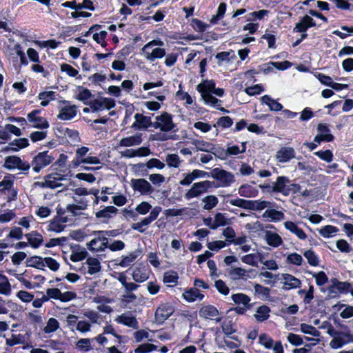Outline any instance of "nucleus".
I'll list each match as a JSON object with an SVG mask.
<instances>
[{
    "instance_id": "f257e3e1",
    "label": "nucleus",
    "mask_w": 353,
    "mask_h": 353,
    "mask_svg": "<svg viewBox=\"0 0 353 353\" xmlns=\"http://www.w3.org/2000/svg\"><path fill=\"white\" fill-rule=\"evenodd\" d=\"M273 189L275 193L288 196L290 194H296L300 192L301 186L299 183H293L287 176H279L274 182Z\"/></svg>"
},
{
    "instance_id": "f03ea898",
    "label": "nucleus",
    "mask_w": 353,
    "mask_h": 353,
    "mask_svg": "<svg viewBox=\"0 0 353 353\" xmlns=\"http://www.w3.org/2000/svg\"><path fill=\"white\" fill-rule=\"evenodd\" d=\"M57 152L48 150L38 152L31 161V165L34 172L39 173L41 170L50 165L54 161Z\"/></svg>"
},
{
    "instance_id": "7ed1b4c3",
    "label": "nucleus",
    "mask_w": 353,
    "mask_h": 353,
    "mask_svg": "<svg viewBox=\"0 0 353 353\" xmlns=\"http://www.w3.org/2000/svg\"><path fill=\"white\" fill-rule=\"evenodd\" d=\"M153 128L160 129L161 132H177L176 125L173 121V116L167 112H162L156 117V121L153 123Z\"/></svg>"
},
{
    "instance_id": "20e7f679",
    "label": "nucleus",
    "mask_w": 353,
    "mask_h": 353,
    "mask_svg": "<svg viewBox=\"0 0 353 353\" xmlns=\"http://www.w3.org/2000/svg\"><path fill=\"white\" fill-rule=\"evenodd\" d=\"M217 188L214 181H203L193 183L192 188L185 194V198L190 200L198 197L201 194L208 192L210 189Z\"/></svg>"
},
{
    "instance_id": "39448f33",
    "label": "nucleus",
    "mask_w": 353,
    "mask_h": 353,
    "mask_svg": "<svg viewBox=\"0 0 353 353\" xmlns=\"http://www.w3.org/2000/svg\"><path fill=\"white\" fill-rule=\"evenodd\" d=\"M211 177L219 182L218 187H228L235 181L234 175L231 172L216 168L212 170Z\"/></svg>"
},
{
    "instance_id": "423d86ee",
    "label": "nucleus",
    "mask_w": 353,
    "mask_h": 353,
    "mask_svg": "<svg viewBox=\"0 0 353 353\" xmlns=\"http://www.w3.org/2000/svg\"><path fill=\"white\" fill-rule=\"evenodd\" d=\"M331 284L327 287V290L330 295L335 296L339 294H346L350 292L352 285L348 281H340L336 278L330 279Z\"/></svg>"
},
{
    "instance_id": "0eeeda50",
    "label": "nucleus",
    "mask_w": 353,
    "mask_h": 353,
    "mask_svg": "<svg viewBox=\"0 0 353 353\" xmlns=\"http://www.w3.org/2000/svg\"><path fill=\"white\" fill-rule=\"evenodd\" d=\"M174 310L170 303H162L157 308L154 314L155 320L163 323L173 314Z\"/></svg>"
},
{
    "instance_id": "6e6552de",
    "label": "nucleus",
    "mask_w": 353,
    "mask_h": 353,
    "mask_svg": "<svg viewBox=\"0 0 353 353\" xmlns=\"http://www.w3.org/2000/svg\"><path fill=\"white\" fill-rule=\"evenodd\" d=\"M130 185L134 192H139L142 195L151 194L154 190L145 179H132Z\"/></svg>"
},
{
    "instance_id": "1a4fd4ad",
    "label": "nucleus",
    "mask_w": 353,
    "mask_h": 353,
    "mask_svg": "<svg viewBox=\"0 0 353 353\" xmlns=\"http://www.w3.org/2000/svg\"><path fill=\"white\" fill-rule=\"evenodd\" d=\"M63 175L57 172L48 174L44 176V181L39 185L43 188L55 189L61 186L60 181L63 180Z\"/></svg>"
},
{
    "instance_id": "9d476101",
    "label": "nucleus",
    "mask_w": 353,
    "mask_h": 353,
    "mask_svg": "<svg viewBox=\"0 0 353 353\" xmlns=\"http://www.w3.org/2000/svg\"><path fill=\"white\" fill-rule=\"evenodd\" d=\"M60 102L66 105L60 110L57 118L63 121L73 119L77 115V107L75 105H71L69 101L63 100Z\"/></svg>"
},
{
    "instance_id": "9b49d317",
    "label": "nucleus",
    "mask_w": 353,
    "mask_h": 353,
    "mask_svg": "<svg viewBox=\"0 0 353 353\" xmlns=\"http://www.w3.org/2000/svg\"><path fill=\"white\" fill-rule=\"evenodd\" d=\"M135 121L132 125V128L134 130H147L150 127H153V123L151 117L145 116L140 113L134 115Z\"/></svg>"
},
{
    "instance_id": "f8f14e48",
    "label": "nucleus",
    "mask_w": 353,
    "mask_h": 353,
    "mask_svg": "<svg viewBox=\"0 0 353 353\" xmlns=\"http://www.w3.org/2000/svg\"><path fill=\"white\" fill-rule=\"evenodd\" d=\"M315 21L309 15H304L293 28L294 32H305L309 28L315 27Z\"/></svg>"
},
{
    "instance_id": "ddd939ff",
    "label": "nucleus",
    "mask_w": 353,
    "mask_h": 353,
    "mask_svg": "<svg viewBox=\"0 0 353 353\" xmlns=\"http://www.w3.org/2000/svg\"><path fill=\"white\" fill-rule=\"evenodd\" d=\"M276 157L280 163H286L295 157V150L292 147H283L277 151Z\"/></svg>"
},
{
    "instance_id": "4468645a",
    "label": "nucleus",
    "mask_w": 353,
    "mask_h": 353,
    "mask_svg": "<svg viewBox=\"0 0 353 353\" xmlns=\"http://www.w3.org/2000/svg\"><path fill=\"white\" fill-rule=\"evenodd\" d=\"M25 237L28 240V245L34 249L38 248L43 242V236L36 230L26 234Z\"/></svg>"
},
{
    "instance_id": "2eb2a0df",
    "label": "nucleus",
    "mask_w": 353,
    "mask_h": 353,
    "mask_svg": "<svg viewBox=\"0 0 353 353\" xmlns=\"http://www.w3.org/2000/svg\"><path fill=\"white\" fill-rule=\"evenodd\" d=\"M182 297L189 303L195 301L196 299L201 301L204 298V294L201 293L199 290L196 288L185 289L182 294Z\"/></svg>"
},
{
    "instance_id": "dca6fc26",
    "label": "nucleus",
    "mask_w": 353,
    "mask_h": 353,
    "mask_svg": "<svg viewBox=\"0 0 353 353\" xmlns=\"http://www.w3.org/2000/svg\"><path fill=\"white\" fill-rule=\"evenodd\" d=\"M142 134L137 133L132 136L127 137L121 139L119 141V146L121 147H130L139 145L142 143Z\"/></svg>"
},
{
    "instance_id": "f3484780",
    "label": "nucleus",
    "mask_w": 353,
    "mask_h": 353,
    "mask_svg": "<svg viewBox=\"0 0 353 353\" xmlns=\"http://www.w3.org/2000/svg\"><path fill=\"white\" fill-rule=\"evenodd\" d=\"M89 151V148L86 146H81L76 150L75 158L71 161L70 168L72 169L77 168L83 162L81 161L85 159V155Z\"/></svg>"
},
{
    "instance_id": "a211bd4d",
    "label": "nucleus",
    "mask_w": 353,
    "mask_h": 353,
    "mask_svg": "<svg viewBox=\"0 0 353 353\" xmlns=\"http://www.w3.org/2000/svg\"><path fill=\"white\" fill-rule=\"evenodd\" d=\"M199 314L201 318L212 319L214 317L219 315V310L212 305H203L200 308Z\"/></svg>"
},
{
    "instance_id": "6ab92c4d",
    "label": "nucleus",
    "mask_w": 353,
    "mask_h": 353,
    "mask_svg": "<svg viewBox=\"0 0 353 353\" xmlns=\"http://www.w3.org/2000/svg\"><path fill=\"white\" fill-rule=\"evenodd\" d=\"M132 276L135 282L143 283L148 279L149 272L145 266H139L134 270Z\"/></svg>"
},
{
    "instance_id": "aec40b11",
    "label": "nucleus",
    "mask_w": 353,
    "mask_h": 353,
    "mask_svg": "<svg viewBox=\"0 0 353 353\" xmlns=\"http://www.w3.org/2000/svg\"><path fill=\"white\" fill-rule=\"evenodd\" d=\"M238 192L240 196L245 198L256 197L259 194V191L256 188L247 183L242 184L239 188Z\"/></svg>"
},
{
    "instance_id": "412c9836",
    "label": "nucleus",
    "mask_w": 353,
    "mask_h": 353,
    "mask_svg": "<svg viewBox=\"0 0 353 353\" xmlns=\"http://www.w3.org/2000/svg\"><path fill=\"white\" fill-rule=\"evenodd\" d=\"M284 226L288 230L294 234L299 239H306L307 234L303 230V229L298 227V225L294 222L287 221L284 223Z\"/></svg>"
},
{
    "instance_id": "4be33fe9",
    "label": "nucleus",
    "mask_w": 353,
    "mask_h": 353,
    "mask_svg": "<svg viewBox=\"0 0 353 353\" xmlns=\"http://www.w3.org/2000/svg\"><path fill=\"white\" fill-rule=\"evenodd\" d=\"M118 212V209L113 206L110 205L105 207L103 209L98 211L95 216L97 219H101L104 218L105 220L102 221L103 223H108V219L112 218L113 216L112 214H116Z\"/></svg>"
},
{
    "instance_id": "5701e85b",
    "label": "nucleus",
    "mask_w": 353,
    "mask_h": 353,
    "mask_svg": "<svg viewBox=\"0 0 353 353\" xmlns=\"http://www.w3.org/2000/svg\"><path fill=\"white\" fill-rule=\"evenodd\" d=\"M283 279H284V290H290L299 288L301 282L294 276L290 274H283Z\"/></svg>"
},
{
    "instance_id": "b1692460",
    "label": "nucleus",
    "mask_w": 353,
    "mask_h": 353,
    "mask_svg": "<svg viewBox=\"0 0 353 353\" xmlns=\"http://www.w3.org/2000/svg\"><path fill=\"white\" fill-rule=\"evenodd\" d=\"M115 321L120 324L125 326L132 327L133 329H137L139 327V323L134 316H127L124 314L119 316Z\"/></svg>"
},
{
    "instance_id": "393cba45",
    "label": "nucleus",
    "mask_w": 353,
    "mask_h": 353,
    "mask_svg": "<svg viewBox=\"0 0 353 353\" xmlns=\"http://www.w3.org/2000/svg\"><path fill=\"white\" fill-rule=\"evenodd\" d=\"M142 253L141 250L137 249L136 250L130 252L128 255L123 256L122 259L117 264L122 268L130 265L134 262Z\"/></svg>"
},
{
    "instance_id": "a878e982",
    "label": "nucleus",
    "mask_w": 353,
    "mask_h": 353,
    "mask_svg": "<svg viewBox=\"0 0 353 353\" xmlns=\"http://www.w3.org/2000/svg\"><path fill=\"white\" fill-rule=\"evenodd\" d=\"M26 265L46 271L43 258L40 256H33L28 258L26 261Z\"/></svg>"
},
{
    "instance_id": "bb28decb",
    "label": "nucleus",
    "mask_w": 353,
    "mask_h": 353,
    "mask_svg": "<svg viewBox=\"0 0 353 353\" xmlns=\"http://www.w3.org/2000/svg\"><path fill=\"white\" fill-rule=\"evenodd\" d=\"M265 240L267 243L274 248H277L283 243L282 238L276 232H266Z\"/></svg>"
},
{
    "instance_id": "cd10ccee",
    "label": "nucleus",
    "mask_w": 353,
    "mask_h": 353,
    "mask_svg": "<svg viewBox=\"0 0 353 353\" xmlns=\"http://www.w3.org/2000/svg\"><path fill=\"white\" fill-rule=\"evenodd\" d=\"M270 311L269 306L266 305H261L257 308L254 317L259 322L265 321L269 319Z\"/></svg>"
},
{
    "instance_id": "c85d7f7f",
    "label": "nucleus",
    "mask_w": 353,
    "mask_h": 353,
    "mask_svg": "<svg viewBox=\"0 0 353 353\" xmlns=\"http://www.w3.org/2000/svg\"><path fill=\"white\" fill-rule=\"evenodd\" d=\"M215 85L214 80L205 79L197 85L196 90L201 94L211 93L212 90L214 89Z\"/></svg>"
},
{
    "instance_id": "c756f323",
    "label": "nucleus",
    "mask_w": 353,
    "mask_h": 353,
    "mask_svg": "<svg viewBox=\"0 0 353 353\" xmlns=\"http://www.w3.org/2000/svg\"><path fill=\"white\" fill-rule=\"evenodd\" d=\"M225 203H230L232 205L236 206L245 210H251L252 206V200H246L241 198H236L235 199L226 200Z\"/></svg>"
},
{
    "instance_id": "7c9ffc66",
    "label": "nucleus",
    "mask_w": 353,
    "mask_h": 353,
    "mask_svg": "<svg viewBox=\"0 0 353 353\" xmlns=\"http://www.w3.org/2000/svg\"><path fill=\"white\" fill-rule=\"evenodd\" d=\"M77 88L79 92L76 95L75 99L82 101L84 105H88L90 101L89 99L93 96L91 91L83 86H78Z\"/></svg>"
},
{
    "instance_id": "2f4dec72",
    "label": "nucleus",
    "mask_w": 353,
    "mask_h": 353,
    "mask_svg": "<svg viewBox=\"0 0 353 353\" xmlns=\"http://www.w3.org/2000/svg\"><path fill=\"white\" fill-rule=\"evenodd\" d=\"M284 214L281 211L276 210L275 209L266 210L263 217L270 219L271 221L276 222L284 219Z\"/></svg>"
},
{
    "instance_id": "473e14b6",
    "label": "nucleus",
    "mask_w": 353,
    "mask_h": 353,
    "mask_svg": "<svg viewBox=\"0 0 353 353\" xmlns=\"http://www.w3.org/2000/svg\"><path fill=\"white\" fill-rule=\"evenodd\" d=\"M136 166L140 169H143L146 166L148 169L156 168L157 169L161 170L165 167V164L159 159L152 158L150 159L145 164L143 163H139L137 164Z\"/></svg>"
},
{
    "instance_id": "72a5a7b5",
    "label": "nucleus",
    "mask_w": 353,
    "mask_h": 353,
    "mask_svg": "<svg viewBox=\"0 0 353 353\" xmlns=\"http://www.w3.org/2000/svg\"><path fill=\"white\" fill-rule=\"evenodd\" d=\"M86 263L88 265V272L90 275H93L101 270V263L97 258L88 257Z\"/></svg>"
},
{
    "instance_id": "f704fd0d",
    "label": "nucleus",
    "mask_w": 353,
    "mask_h": 353,
    "mask_svg": "<svg viewBox=\"0 0 353 353\" xmlns=\"http://www.w3.org/2000/svg\"><path fill=\"white\" fill-rule=\"evenodd\" d=\"M232 299L236 304H243L248 309H250L251 307V305L249 304L250 298L245 294H233L232 295Z\"/></svg>"
},
{
    "instance_id": "c9c22d12",
    "label": "nucleus",
    "mask_w": 353,
    "mask_h": 353,
    "mask_svg": "<svg viewBox=\"0 0 353 353\" xmlns=\"http://www.w3.org/2000/svg\"><path fill=\"white\" fill-rule=\"evenodd\" d=\"M179 274L174 270H168L163 274V282L164 283H173L176 285L179 280Z\"/></svg>"
},
{
    "instance_id": "e433bc0d",
    "label": "nucleus",
    "mask_w": 353,
    "mask_h": 353,
    "mask_svg": "<svg viewBox=\"0 0 353 353\" xmlns=\"http://www.w3.org/2000/svg\"><path fill=\"white\" fill-rule=\"evenodd\" d=\"M233 125V119L229 116H223L219 118L216 123L213 125L214 128L222 129L229 128Z\"/></svg>"
},
{
    "instance_id": "4c0bfd02",
    "label": "nucleus",
    "mask_w": 353,
    "mask_h": 353,
    "mask_svg": "<svg viewBox=\"0 0 353 353\" xmlns=\"http://www.w3.org/2000/svg\"><path fill=\"white\" fill-rule=\"evenodd\" d=\"M20 157L15 155L8 156L5 158L3 167L8 170H14L17 168Z\"/></svg>"
},
{
    "instance_id": "58836bf2",
    "label": "nucleus",
    "mask_w": 353,
    "mask_h": 353,
    "mask_svg": "<svg viewBox=\"0 0 353 353\" xmlns=\"http://www.w3.org/2000/svg\"><path fill=\"white\" fill-rule=\"evenodd\" d=\"M303 256L307 259L308 263L311 266L316 267L319 264V260L314 251L312 249L304 252Z\"/></svg>"
},
{
    "instance_id": "ea45409f",
    "label": "nucleus",
    "mask_w": 353,
    "mask_h": 353,
    "mask_svg": "<svg viewBox=\"0 0 353 353\" xmlns=\"http://www.w3.org/2000/svg\"><path fill=\"white\" fill-rule=\"evenodd\" d=\"M9 145H13L14 152H17L21 149L27 148L29 145V141L27 138H19L10 141Z\"/></svg>"
},
{
    "instance_id": "a19ab883",
    "label": "nucleus",
    "mask_w": 353,
    "mask_h": 353,
    "mask_svg": "<svg viewBox=\"0 0 353 353\" xmlns=\"http://www.w3.org/2000/svg\"><path fill=\"white\" fill-rule=\"evenodd\" d=\"M203 208L207 210L214 208L219 202L218 198L214 195H208L203 199Z\"/></svg>"
},
{
    "instance_id": "79ce46f5",
    "label": "nucleus",
    "mask_w": 353,
    "mask_h": 353,
    "mask_svg": "<svg viewBox=\"0 0 353 353\" xmlns=\"http://www.w3.org/2000/svg\"><path fill=\"white\" fill-rule=\"evenodd\" d=\"M166 54L164 48H156L152 50L150 54H147L146 59L150 61H154L156 59H161Z\"/></svg>"
},
{
    "instance_id": "37998d69",
    "label": "nucleus",
    "mask_w": 353,
    "mask_h": 353,
    "mask_svg": "<svg viewBox=\"0 0 353 353\" xmlns=\"http://www.w3.org/2000/svg\"><path fill=\"white\" fill-rule=\"evenodd\" d=\"M337 232H339L338 228L331 225H325L319 231V234L324 238H330Z\"/></svg>"
},
{
    "instance_id": "c03bdc74",
    "label": "nucleus",
    "mask_w": 353,
    "mask_h": 353,
    "mask_svg": "<svg viewBox=\"0 0 353 353\" xmlns=\"http://www.w3.org/2000/svg\"><path fill=\"white\" fill-rule=\"evenodd\" d=\"M65 225L62 224L56 217L50 221L48 225V231H53L57 233H59L65 229Z\"/></svg>"
},
{
    "instance_id": "a18cd8bd",
    "label": "nucleus",
    "mask_w": 353,
    "mask_h": 353,
    "mask_svg": "<svg viewBox=\"0 0 353 353\" xmlns=\"http://www.w3.org/2000/svg\"><path fill=\"white\" fill-rule=\"evenodd\" d=\"M255 294L259 296L268 299L270 297V289L268 287L263 286L261 284L255 283L254 285Z\"/></svg>"
},
{
    "instance_id": "49530a36",
    "label": "nucleus",
    "mask_w": 353,
    "mask_h": 353,
    "mask_svg": "<svg viewBox=\"0 0 353 353\" xmlns=\"http://www.w3.org/2000/svg\"><path fill=\"white\" fill-rule=\"evenodd\" d=\"M12 175L8 174L4 176L3 179L0 181V192H3L6 190H10L14 185V180L10 179ZM12 177H14L12 176Z\"/></svg>"
},
{
    "instance_id": "de8ad7c7",
    "label": "nucleus",
    "mask_w": 353,
    "mask_h": 353,
    "mask_svg": "<svg viewBox=\"0 0 353 353\" xmlns=\"http://www.w3.org/2000/svg\"><path fill=\"white\" fill-rule=\"evenodd\" d=\"M59 327V321L55 318L51 317L48 319L47 325L44 327L43 330L46 333L49 334L57 331Z\"/></svg>"
},
{
    "instance_id": "09e8293b",
    "label": "nucleus",
    "mask_w": 353,
    "mask_h": 353,
    "mask_svg": "<svg viewBox=\"0 0 353 353\" xmlns=\"http://www.w3.org/2000/svg\"><path fill=\"white\" fill-rule=\"evenodd\" d=\"M270 10H260L258 11H254L248 14L249 18L247 20H262L265 16H268Z\"/></svg>"
},
{
    "instance_id": "8fccbe9b",
    "label": "nucleus",
    "mask_w": 353,
    "mask_h": 353,
    "mask_svg": "<svg viewBox=\"0 0 353 353\" xmlns=\"http://www.w3.org/2000/svg\"><path fill=\"white\" fill-rule=\"evenodd\" d=\"M157 349V346L156 345L152 343H143L139 345L135 350V353H149L152 351H154Z\"/></svg>"
},
{
    "instance_id": "3c124183",
    "label": "nucleus",
    "mask_w": 353,
    "mask_h": 353,
    "mask_svg": "<svg viewBox=\"0 0 353 353\" xmlns=\"http://www.w3.org/2000/svg\"><path fill=\"white\" fill-rule=\"evenodd\" d=\"M259 343L266 349H272L274 345V340L268 334L263 333L259 336Z\"/></svg>"
},
{
    "instance_id": "603ef678",
    "label": "nucleus",
    "mask_w": 353,
    "mask_h": 353,
    "mask_svg": "<svg viewBox=\"0 0 353 353\" xmlns=\"http://www.w3.org/2000/svg\"><path fill=\"white\" fill-rule=\"evenodd\" d=\"M314 154L327 163L332 161L334 157L333 153L330 150H319L314 152Z\"/></svg>"
},
{
    "instance_id": "864d4df0",
    "label": "nucleus",
    "mask_w": 353,
    "mask_h": 353,
    "mask_svg": "<svg viewBox=\"0 0 353 353\" xmlns=\"http://www.w3.org/2000/svg\"><path fill=\"white\" fill-rule=\"evenodd\" d=\"M301 331L304 334H310L313 336H320V332L315 327L307 323L301 324Z\"/></svg>"
},
{
    "instance_id": "5fc2aeb1",
    "label": "nucleus",
    "mask_w": 353,
    "mask_h": 353,
    "mask_svg": "<svg viewBox=\"0 0 353 353\" xmlns=\"http://www.w3.org/2000/svg\"><path fill=\"white\" fill-rule=\"evenodd\" d=\"M68 238L65 236L52 238L49 241L45 243V247L48 248H53L57 245H63L68 241Z\"/></svg>"
},
{
    "instance_id": "6e6d98bb",
    "label": "nucleus",
    "mask_w": 353,
    "mask_h": 353,
    "mask_svg": "<svg viewBox=\"0 0 353 353\" xmlns=\"http://www.w3.org/2000/svg\"><path fill=\"white\" fill-rule=\"evenodd\" d=\"M312 276L315 278L316 283L318 286H323L329 281L327 276L323 271H319L317 273H314Z\"/></svg>"
},
{
    "instance_id": "4d7b16f0",
    "label": "nucleus",
    "mask_w": 353,
    "mask_h": 353,
    "mask_svg": "<svg viewBox=\"0 0 353 353\" xmlns=\"http://www.w3.org/2000/svg\"><path fill=\"white\" fill-rule=\"evenodd\" d=\"M228 223L223 214L218 212L215 214L212 225L213 230H216L220 226H225Z\"/></svg>"
},
{
    "instance_id": "13d9d810",
    "label": "nucleus",
    "mask_w": 353,
    "mask_h": 353,
    "mask_svg": "<svg viewBox=\"0 0 353 353\" xmlns=\"http://www.w3.org/2000/svg\"><path fill=\"white\" fill-rule=\"evenodd\" d=\"M228 245V242H225L223 241H214L212 242H208L207 243V247L209 250L214 252H218L221 249L225 248Z\"/></svg>"
},
{
    "instance_id": "bf43d9fd",
    "label": "nucleus",
    "mask_w": 353,
    "mask_h": 353,
    "mask_svg": "<svg viewBox=\"0 0 353 353\" xmlns=\"http://www.w3.org/2000/svg\"><path fill=\"white\" fill-rule=\"evenodd\" d=\"M88 256V252L85 248H83L81 251L72 252L70 255V260L72 262H79L85 259Z\"/></svg>"
},
{
    "instance_id": "052dcab7",
    "label": "nucleus",
    "mask_w": 353,
    "mask_h": 353,
    "mask_svg": "<svg viewBox=\"0 0 353 353\" xmlns=\"http://www.w3.org/2000/svg\"><path fill=\"white\" fill-rule=\"evenodd\" d=\"M166 163L169 167L178 168L180 165V158L176 154H170L166 157Z\"/></svg>"
},
{
    "instance_id": "680f3d73",
    "label": "nucleus",
    "mask_w": 353,
    "mask_h": 353,
    "mask_svg": "<svg viewBox=\"0 0 353 353\" xmlns=\"http://www.w3.org/2000/svg\"><path fill=\"white\" fill-rule=\"evenodd\" d=\"M264 91V88L261 84H255L253 86L245 88V92L249 96L260 94Z\"/></svg>"
},
{
    "instance_id": "e2e57ef3",
    "label": "nucleus",
    "mask_w": 353,
    "mask_h": 353,
    "mask_svg": "<svg viewBox=\"0 0 353 353\" xmlns=\"http://www.w3.org/2000/svg\"><path fill=\"white\" fill-rule=\"evenodd\" d=\"M191 25L196 31L199 32H205L208 27L206 23L197 18L192 19Z\"/></svg>"
},
{
    "instance_id": "0e129e2a",
    "label": "nucleus",
    "mask_w": 353,
    "mask_h": 353,
    "mask_svg": "<svg viewBox=\"0 0 353 353\" xmlns=\"http://www.w3.org/2000/svg\"><path fill=\"white\" fill-rule=\"evenodd\" d=\"M286 261L288 263L299 266L302 264L303 258L299 254L294 252L288 256Z\"/></svg>"
},
{
    "instance_id": "69168bd1",
    "label": "nucleus",
    "mask_w": 353,
    "mask_h": 353,
    "mask_svg": "<svg viewBox=\"0 0 353 353\" xmlns=\"http://www.w3.org/2000/svg\"><path fill=\"white\" fill-rule=\"evenodd\" d=\"M43 263L47 267L53 272H56L59 269L60 264L58 261L52 257L43 258Z\"/></svg>"
},
{
    "instance_id": "338daca9",
    "label": "nucleus",
    "mask_w": 353,
    "mask_h": 353,
    "mask_svg": "<svg viewBox=\"0 0 353 353\" xmlns=\"http://www.w3.org/2000/svg\"><path fill=\"white\" fill-rule=\"evenodd\" d=\"M61 72H65L69 77H75L79 71L68 63H63L61 65Z\"/></svg>"
},
{
    "instance_id": "774afa93",
    "label": "nucleus",
    "mask_w": 353,
    "mask_h": 353,
    "mask_svg": "<svg viewBox=\"0 0 353 353\" xmlns=\"http://www.w3.org/2000/svg\"><path fill=\"white\" fill-rule=\"evenodd\" d=\"M336 248L344 253H350L352 250V248L345 239H339L336 243Z\"/></svg>"
}]
</instances>
